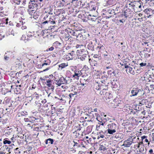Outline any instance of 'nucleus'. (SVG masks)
I'll use <instances>...</instances> for the list:
<instances>
[{"label":"nucleus","instance_id":"f257e3e1","mask_svg":"<svg viewBox=\"0 0 154 154\" xmlns=\"http://www.w3.org/2000/svg\"><path fill=\"white\" fill-rule=\"evenodd\" d=\"M131 92L130 93V97H132L137 96H141L144 94V92L143 89H139L138 88H134L130 89Z\"/></svg>","mask_w":154,"mask_h":154},{"label":"nucleus","instance_id":"f03ea898","mask_svg":"<svg viewBox=\"0 0 154 154\" xmlns=\"http://www.w3.org/2000/svg\"><path fill=\"white\" fill-rule=\"evenodd\" d=\"M88 51H86L84 50H78L76 51L77 56L78 57V59H80L81 60L83 61L85 60L87 57V55L86 53Z\"/></svg>","mask_w":154,"mask_h":154},{"label":"nucleus","instance_id":"7ed1b4c3","mask_svg":"<svg viewBox=\"0 0 154 154\" xmlns=\"http://www.w3.org/2000/svg\"><path fill=\"white\" fill-rule=\"evenodd\" d=\"M29 3V8L35 9H37L39 5L38 1H32V0L30 1Z\"/></svg>","mask_w":154,"mask_h":154},{"label":"nucleus","instance_id":"20e7f679","mask_svg":"<svg viewBox=\"0 0 154 154\" xmlns=\"http://www.w3.org/2000/svg\"><path fill=\"white\" fill-rule=\"evenodd\" d=\"M84 68H83L80 70H75L74 71V74L73 75V77L76 79H79V77L82 75L83 72L84 71Z\"/></svg>","mask_w":154,"mask_h":154},{"label":"nucleus","instance_id":"39448f33","mask_svg":"<svg viewBox=\"0 0 154 154\" xmlns=\"http://www.w3.org/2000/svg\"><path fill=\"white\" fill-rule=\"evenodd\" d=\"M55 18L51 19V18H50L48 20H46L42 23V25L43 26H46L47 25H50L51 24H54L56 23L55 21Z\"/></svg>","mask_w":154,"mask_h":154},{"label":"nucleus","instance_id":"423d86ee","mask_svg":"<svg viewBox=\"0 0 154 154\" xmlns=\"http://www.w3.org/2000/svg\"><path fill=\"white\" fill-rule=\"evenodd\" d=\"M58 77L57 75L54 76V79L56 82V84L58 86H60L62 84H63V80H64V77L62 76L57 79Z\"/></svg>","mask_w":154,"mask_h":154},{"label":"nucleus","instance_id":"0eeeda50","mask_svg":"<svg viewBox=\"0 0 154 154\" xmlns=\"http://www.w3.org/2000/svg\"><path fill=\"white\" fill-rule=\"evenodd\" d=\"M47 85L48 88V89L49 90H51L52 91H53L54 89V83L53 82V81L51 80H49L46 81Z\"/></svg>","mask_w":154,"mask_h":154},{"label":"nucleus","instance_id":"6e6552de","mask_svg":"<svg viewBox=\"0 0 154 154\" xmlns=\"http://www.w3.org/2000/svg\"><path fill=\"white\" fill-rule=\"evenodd\" d=\"M67 33L70 34L71 35L76 37L77 39L78 40V35L80 34L78 32L75 31L72 29H68L67 30Z\"/></svg>","mask_w":154,"mask_h":154},{"label":"nucleus","instance_id":"1a4fd4ad","mask_svg":"<svg viewBox=\"0 0 154 154\" xmlns=\"http://www.w3.org/2000/svg\"><path fill=\"white\" fill-rule=\"evenodd\" d=\"M88 35L89 34H88L86 32H83L80 33V34L78 35V40H83L85 39L87 37Z\"/></svg>","mask_w":154,"mask_h":154},{"label":"nucleus","instance_id":"9d476101","mask_svg":"<svg viewBox=\"0 0 154 154\" xmlns=\"http://www.w3.org/2000/svg\"><path fill=\"white\" fill-rule=\"evenodd\" d=\"M107 126L109 129L116 130L118 129L117 125L115 123H112V121H110V123L108 124Z\"/></svg>","mask_w":154,"mask_h":154},{"label":"nucleus","instance_id":"9b49d317","mask_svg":"<svg viewBox=\"0 0 154 154\" xmlns=\"http://www.w3.org/2000/svg\"><path fill=\"white\" fill-rule=\"evenodd\" d=\"M73 51H72L70 53H69L66 56V59L68 60H72L75 57V54H74Z\"/></svg>","mask_w":154,"mask_h":154},{"label":"nucleus","instance_id":"f8f14e48","mask_svg":"<svg viewBox=\"0 0 154 154\" xmlns=\"http://www.w3.org/2000/svg\"><path fill=\"white\" fill-rule=\"evenodd\" d=\"M106 143V142H103L101 143L100 145L99 150H100L101 152L104 151L107 149L106 144H105Z\"/></svg>","mask_w":154,"mask_h":154},{"label":"nucleus","instance_id":"ddd939ff","mask_svg":"<svg viewBox=\"0 0 154 154\" xmlns=\"http://www.w3.org/2000/svg\"><path fill=\"white\" fill-rule=\"evenodd\" d=\"M131 138H129L127 140L125 141L122 146H125V147H129L132 144V141H131Z\"/></svg>","mask_w":154,"mask_h":154},{"label":"nucleus","instance_id":"4468645a","mask_svg":"<svg viewBox=\"0 0 154 154\" xmlns=\"http://www.w3.org/2000/svg\"><path fill=\"white\" fill-rule=\"evenodd\" d=\"M36 10L35 9L29 8V9L28 10V12L30 15L33 16V17L35 18L34 17L36 16L37 14L35 12Z\"/></svg>","mask_w":154,"mask_h":154},{"label":"nucleus","instance_id":"2eb2a0df","mask_svg":"<svg viewBox=\"0 0 154 154\" xmlns=\"http://www.w3.org/2000/svg\"><path fill=\"white\" fill-rule=\"evenodd\" d=\"M139 153L138 154H145L146 152V149L143 146H140L139 148Z\"/></svg>","mask_w":154,"mask_h":154},{"label":"nucleus","instance_id":"dca6fc26","mask_svg":"<svg viewBox=\"0 0 154 154\" xmlns=\"http://www.w3.org/2000/svg\"><path fill=\"white\" fill-rule=\"evenodd\" d=\"M88 117H85V119H88V121H93L94 119L95 118V117L94 114L91 112L88 113Z\"/></svg>","mask_w":154,"mask_h":154},{"label":"nucleus","instance_id":"f3484780","mask_svg":"<svg viewBox=\"0 0 154 154\" xmlns=\"http://www.w3.org/2000/svg\"><path fill=\"white\" fill-rule=\"evenodd\" d=\"M84 126V124H78L75 127V131H80L82 128Z\"/></svg>","mask_w":154,"mask_h":154},{"label":"nucleus","instance_id":"a211bd4d","mask_svg":"<svg viewBox=\"0 0 154 154\" xmlns=\"http://www.w3.org/2000/svg\"><path fill=\"white\" fill-rule=\"evenodd\" d=\"M87 48L88 50L91 51H94V47L93 45L92 42H90L87 45Z\"/></svg>","mask_w":154,"mask_h":154},{"label":"nucleus","instance_id":"6ab92c4d","mask_svg":"<svg viewBox=\"0 0 154 154\" xmlns=\"http://www.w3.org/2000/svg\"><path fill=\"white\" fill-rule=\"evenodd\" d=\"M5 134L7 135H10L13 132V130L11 128H10L8 127L5 131Z\"/></svg>","mask_w":154,"mask_h":154},{"label":"nucleus","instance_id":"aec40b11","mask_svg":"<svg viewBox=\"0 0 154 154\" xmlns=\"http://www.w3.org/2000/svg\"><path fill=\"white\" fill-rule=\"evenodd\" d=\"M72 29L75 31L78 32L79 33H80L81 32V31L82 30V28L81 27L78 26H75V25Z\"/></svg>","mask_w":154,"mask_h":154},{"label":"nucleus","instance_id":"412c9836","mask_svg":"<svg viewBox=\"0 0 154 154\" xmlns=\"http://www.w3.org/2000/svg\"><path fill=\"white\" fill-rule=\"evenodd\" d=\"M89 20L92 21H95L97 19V17L96 16L94 15L91 16V15H89L88 17Z\"/></svg>","mask_w":154,"mask_h":154},{"label":"nucleus","instance_id":"4be33fe9","mask_svg":"<svg viewBox=\"0 0 154 154\" xmlns=\"http://www.w3.org/2000/svg\"><path fill=\"white\" fill-rule=\"evenodd\" d=\"M126 72L128 71V72L133 74L134 75L135 73V72L134 70H133V69L132 67H130L128 68V69L127 68L126 69Z\"/></svg>","mask_w":154,"mask_h":154},{"label":"nucleus","instance_id":"5701e85b","mask_svg":"<svg viewBox=\"0 0 154 154\" xmlns=\"http://www.w3.org/2000/svg\"><path fill=\"white\" fill-rule=\"evenodd\" d=\"M51 63L50 61L49 60H47L46 61H45V62L42 63V65H41V67H43L45 65H49Z\"/></svg>","mask_w":154,"mask_h":154},{"label":"nucleus","instance_id":"b1692460","mask_svg":"<svg viewBox=\"0 0 154 154\" xmlns=\"http://www.w3.org/2000/svg\"><path fill=\"white\" fill-rule=\"evenodd\" d=\"M53 44L54 46L57 48H59L61 46V44L58 41H56Z\"/></svg>","mask_w":154,"mask_h":154},{"label":"nucleus","instance_id":"393cba45","mask_svg":"<svg viewBox=\"0 0 154 154\" xmlns=\"http://www.w3.org/2000/svg\"><path fill=\"white\" fill-rule=\"evenodd\" d=\"M73 142L74 143V144L73 145V146L75 149L80 147L81 145H82V143L81 144L80 143L79 144L78 143L75 142V141H74Z\"/></svg>","mask_w":154,"mask_h":154},{"label":"nucleus","instance_id":"a878e982","mask_svg":"<svg viewBox=\"0 0 154 154\" xmlns=\"http://www.w3.org/2000/svg\"><path fill=\"white\" fill-rule=\"evenodd\" d=\"M107 130L108 134H113V133L116 132V130L108 128Z\"/></svg>","mask_w":154,"mask_h":154},{"label":"nucleus","instance_id":"bb28decb","mask_svg":"<svg viewBox=\"0 0 154 154\" xmlns=\"http://www.w3.org/2000/svg\"><path fill=\"white\" fill-rule=\"evenodd\" d=\"M7 138L4 139L3 140V143L4 144H10L11 143V141L8 140Z\"/></svg>","mask_w":154,"mask_h":154},{"label":"nucleus","instance_id":"cd10ccee","mask_svg":"<svg viewBox=\"0 0 154 154\" xmlns=\"http://www.w3.org/2000/svg\"><path fill=\"white\" fill-rule=\"evenodd\" d=\"M152 11V10L151 8H146L144 10V12L147 14H149L150 12Z\"/></svg>","mask_w":154,"mask_h":154},{"label":"nucleus","instance_id":"c85d7f7f","mask_svg":"<svg viewBox=\"0 0 154 154\" xmlns=\"http://www.w3.org/2000/svg\"><path fill=\"white\" fill-rule=\"evenodd\" d=\"M26 33L27 37L30 38L32 37L34 35L33 32H31L29 31H27L26 32Z\"/></svg>","mask_w":154,"mask_h":154},{"label":"nucleus","instance_id":"c756f323","mask_svg":"<svg viewBox=\"0 0 154 154\" xmlns=\"http://www.w3.org/2000/svg\"><path fill=\"white\" fill-rule=\"evenodd\" d=\"M68 65L67 63H61L59 65V67L61 68V69H62L65 67L67 66Z\"/></svg>","mask_w":154,"mask_h":154},{"label":"nucleus","instance_id":"7c9ffc66","mask_svg":"<svg viewBox=\"0 0 154 154\" xmlns=\"http://www.w3.org/2000/svg\"><path fill=\"white\" fill-rule=\"evenodd\" d=\"M21 40L24 41L25 42H26L27 41L29 40V39L28 38L26 39V37L25 35H23L21 38Z\"/></svg>","mask_w":154,"mask_h":154},{"label":"nucleus","instance_id":"2f4dec72","mask_svg":"<svg viewBox=\"0 0 154 154\" xmlns=\"http://www.w3.org/2000/svg\"><path fill=\"white\" fill-rule=\"evenodd\" d=\"M69 80V78L68 77H64V81H63V84H67L68 83V82Z\"/></svg>","mask_w":154,"mask_h":154},{"label":"nucleus","instance_id":"473e14b6","mask_svg":"<svg viewBox=\"0 0 154 154\" xmlns=\"http://www.w3.org/2000/svg\"><path fill=\"white\" fill-rule=\"evenodd\" d=\"M38 119H37L35 117H30V122H37V121H36V120Z\"/></svg>","mask_w":154,"mask_h":154},{"label":"nucleus","instance_id":"72a5a7b5","mask_svg":"<svg viewBox=\"0 0 154 154\" xmlns=\"http://www.w3.org/2000/svg\"><path fill=\"white\" fill-rule=\"evenodd\" d=\"M5 54H6L7 56H8L9 57H11L13 55V53L11 51H7L5 53Z\"/></svg>","mask_w":154,"mask_h":154},{"label":"nucleus","instance_id":"f704fd0d","mask_svg":"<svg viewBox=\"0 0 154 154\" xmlns=\"http://www.w3.org/2000/svg\"><path fill=\"white\" fill-rule=\"evenodd\" d=\"M129 138H131V141H132V143H136V142H137L135 140V139H136V137H129Z\"/></svg>","mask_w":154,"mask_h":154},{"label":"nucleus","instance_id":"c9c22d12","mask_svg":"<svg viewBox=\"0 0 154 154\" xmlns=\"http://www.w3.org/2000/svg\"><path fill=\"white\" fill-rule=\"evenodd\" d=\"M69 101H71L72 99H74L75 97V96L73 94L71 93L69 94Z\"/></svg>","mask_w":154,"mask_h":154},{"label":"nucleus","instance_id":"e433bc0d","mask_svg":"<svg viewBox=\"0 0 154 154\" xmlns=\"http://www.w3.org/2000/svg\"><path fill=\"white\" fill-rule=\"evenodd\" d=\"M146 100V99H143V100H142L141 101L139 102V105L140 106H141L142 105H143L144 104H145V103L146 102V101H145Z\"/></svg>","mask_w":154,"mask_h":154},{"label":"nucleus","instance_id":"4c0bfd02","mask_svg":"<svg viewBox=\"0 0 154 154\" xmlns=\"http://www.w3.org/2000/svg\"><path fill=\"white\" fill-rule=\"evenodd\" d=\"M48 28H47V30H51L52 29H54V28L55 27V25L52 26L50 25H48Z\"/></svg>","mask_w":154,"mask_h":154},{"label":"nucleus","instance_id":"58836bf2","mask_svg":"<svg viewBox=\"0 0 154 154\" xmlns=\"http://www.w3.org/2000/svg\"><path fill=\"white\" fill-rule=\"evenodd\" d=\"M103 55L104 57V59L105 60H110V56L108 55V54H104Z\"/></svg>","mask_w":154,"mask_h":154},{"label":"nucleus","instance_id":"ea45409f","mask_svg":"<svg viewBox=\"0 0 154 154\" xmlns=\"http://www.w3.org/2000/svg\"><path fill=\"white\" fill-rule=\"evenodd\" d=\"M14 152L15 154H20L21 152L20 151L19 148H17L14 150Z\"/></svg>","mask_w":154,"mask_h":154},{"label":"nucleus","instance_id":"a19ab883","mask_svg":"<svg viewBox=\"0 0 154 154\" xmlns=\"http://www.w3.org/2000/svg\"><path fill=\"white\" fill-rule=\"evenodd\" d=\"M92 129L91 126H88L87 128L86 131L88 133H90Z\"/></svg>","mask_w":154,"mask_h":154},{"label":"nucleus","instance_id":"79ce46f5","mask_svg":"<svg viewBox=\"0 0 154 154\" xmlns=\"http://www.w3.org/2000/svg\"><path fill=\"white\" fill-rule=\"evenodd\" d=\"M113 0H107V4L109 5H111L112 4Z\"/></svg>","mask_w":154,"mask_h":154},{"label":"nucleus","instance_id":"37998d69","mask_svg":"<svg viewBox=\"0 0 154 154\" xmlns=\"http://www.w3.org/2000/svg\"><path fill=\"white\" fill-rule=\"evenodd\" d=\"M49 144H53L54 142V140L53 139L51 138H49L48 139Z\"/></svg>","mask_w":154,"mask_h":154},{"label":"nucleus","instance_id":"c03bdc74","mask_svg":"<svg viewBox=\"0 0 154 154\" xmlns=\"http://www.w3.org/2000/svg\"><path fill=\"white\" fill-rule=\"evenodd\" d=\"M124 64H122V66H123V65H124L125 67V68H126V69L128 68H128L129 67L128 66L126 62L125 61V62H124Z\"/></svg>","mask_w":154,"mask_h":154},{"label":"nucleus","instance_id":"a18cd8bd","mask_svg":"<svg viewBox=\"0 0 154 154\" xmlns=\"http://www.w3.org/2000/svg\"><path fill=\"white\" fill-rule=\"evenodd\" d=\"M66 41H68V42H73V41L72 38L71 36L69 37V38H68V39H66Z\"/></svg>","mask_w":154,"mask_h":154},{"label":"nucleus","instance_id":"49530a36","mask_svg":"<svg viewBox=\"0 0 154 154\" xmlns=\"http://www.w3.org/2000/svg\"><path fill=\"white\" fill-rule=\"evenodd\" d=\"M27 112H21L20 113H19V114L20 115H21V116H25V115H27ZM19 116H20V115H19Z\"/></svg>","mask_w":154,"mask_h":154},{"label":"nucleus","instance_id":"de8ad7c7","mask_svg":"<svg viewBox=\"0 0 154 154\" xmlns=\"http://www.w3.org/2000/svg\"><path fill=\"white\" fill-rule=\"evenodd\" d=\"M104 137V135H103V134H100L98 136L97 138L98 139H100V138H103Z\"/></svg>","mask_w":154,"mask_h":154},{"label":"nucleus","instance_id":"09e8293b","mask_svg":"<svg viewBox=\"0 0 154 154\" xmlns=\"http://www.w3.org/2000/svg\"><path fill=\"white\" fill-rule=\"evenodd\" d=\"M100 127H101V125L98 124L97 125L96 129L97 131L99 130L100 129Z\"/></svg>","mask_w":154,"mask_h":154},{"label":"nucleus","instance_id":"8fccbe9b","mask_svg":"<svg viewBox=\"0 0 154 154\" xmlns=\"http://www.w3.org/2000/svg\"><path fill=\"white\" fill-rule=\"evenodd\" d=\"M46 33V31L45 30H42L41 32L40 35L43 36L44 35L45 33Z\"/></svg>","mask_w":154,"mask_h":154},{"label":"nucleus","instance_id":"3c124183","mask_svg":"<svg viewBox=\"0 0 154 154\" xmlns=\"http://www.w3.org/2000/svg\"><path fill=\"white\" fill-rule=\"evenodd\" d=\"M114 12H115L114 10H111L110 11L108 10V11L107 12V13H108L107 14H114Z\"/></svg>","mask_w":154,"mask_h":154},{"label":"nucleus","instance_id":"603ef678","mask_svg":"<svg viewBox=\"0 0 154 154\" xmlns=\"http://www.w3.org/2000/svg\"><path fill=\"white\" fill-rule=\"evenodd\" d=\"M54 49V48L53 46L51 47L50 48H48L45 51H52Z\"/></svg>","mask_w":154,"mask_h":154},{"label":"nucleus","instance_id":"864d4df0","mask_svg":"<svg viewBox=\"0 0 154 154\" xmlns=\"http://www.w3.org/2000/svg\"><path fill=\"white\" fill-rule=\"evenodd\" d=\"M8 87L9 88H11V89H12L15 88V85H8Z\"/></svg>","mask_w":154,"mask_h":154},{"label":"nucleus","instance_id":"5fc2aeb1","mask_svg":"<svg viewBox=\"0 0 154 154\" xmlns=\"http://www.w3.org/2000/svg\"><path fill=\"white\" fill-rule=\"evenodd\" d=\"M4 58L5 60H8L9 59V57L5 54L4 56Z\"/></svg>","mask_w":154,"mask_h":154},{"label":"nucleus","instance_id":"6e6d98bb","mask_svg":"<svg viewBox=\"0 0 154 154\" xmlns=\"http://www.w3.org/2000/svg\"><path fill=\"white\" fill-rule=\"evenodd\" d=\"M148 154H154L152 149H150L149 150Z\"/></svg>","mask_w":154,"mask_h":154},{"label":"nucleus","instance_id":"4d7b16f0","mask_svg":"<svg viewBox=\"0 0 154 154\" xmlns=\"http://www.w3.org/2000/svg\"><path fill=\"white\" fill-rule=\"evenodd\" d=\"M140 66L142 67V66H146V63H140Z\"/></svg>","mask_w":154,"mask_h":154},{"label":"nucleus","instance_id":"13d9d810","mask_svg":"<svg viewBox=\"0 0 154 154\" xmlns=\"http://www.w3.org/2000/svg\"><path fill=\"white\" fill-rule=\"evenodd\" d=\"M102 79H103L104 78H105L106 79L108 77V76L106 75L103 74L102 75Z\"/></svg>","mask_w":154,"mask_h":154},{"label":"nucleus","instance_id":"bf43d9fd","mask_svg":"<svg viewBox=\"0 0 154 154\" xmlns=\"http://www.w3.org/2000/svg\"><path fill=\"white\" fill-rule=\"evenodd\" d=\"M69 34H70L68 33V35H66L65 37L66 40V39H68V38H69V37H71L70 36Z\"/></svg>","mask_w":154,"mask_h":154},{"label":"nucleus","instance_id":"052dcab7","mask_svg":"<svg viewBox=\"0 0 154 154\" xmlns=\"http://www.w3.org/2000/svg\"><path fill=\"white\" fill-rule=\"evenodd\" d=\"M11 142H13V143L16 140V138L15 137H13L11 139Z\"/></svg>","mask_w":154,"mask_h":154},{"label":"nucleus","instance_id":"680f3d73","mask_svg":"<svg viewBox=\"0 0 154 154\" xmlns=\"http://www.w3.org/2000/svg\"><path fill=\"white\" fill-rule=\"evenodd\" d=\"M24 121L26 122H30V119H29L28 118H25L24 119Z\"/></svg>","mask_w":154,"mask_h":154},{"label":"nucleus","instance_id":"e2e57ef3","mask_svg":"<svg viewBox=\"0 0 154 154\" xmlns=\"http://www.w3.org/2000/svg\"><path fill=\"white\" fill-rule=\"evenodd\" d=\"M147 137L146 136H143L141 137L142 140L143 141V140L145 139L146 138H147Z\"/></svg>","mask_w":154,"mask_h":154},{"label":"nucleus","instance_id":"0e129e2a","mask_svg":"<svg viewBox=\"0 0 154 154\" xmlns=\"http://www.w3.org/2000/svg\"><path fill=\"white\" fill-rule=\"evenodd\" d=\"M144 56L146 58H148L150 56V54L147 53L144 54Z\"/></svg>","mask_w":154,"mask_h":154},{"label":"nucleus","instance_id":"69168bd1","mask_svg":"<svg viewBox=\"0 0 154 154\" xmlns=\"http://www.w3.org/2000/svg\"><path fill=\"white\" fill-rule=\"evenodd\" d=\"M35 103L36 105H38V107H40L41 106V104L40 103L37 102H35Z\"/></svg>","mask_w":154,"mask_h":154},{"label":"nucleus","instance_id":"338daca9","mask_svg":"<svg viewBox=\"0 0 154 154\" xmlns=\"http://www.w3.org/2000/svg\"><path fill=\"white\" fill-rule=\"evenodd\" d=\"M94 57V58H99V55H97V54H94V56H93Z\"/></svg>","mask_w":154,"mask_h":154},{"label":"nucleus","instance_id":"774afa93","mask_svg":"<svg viewBox=\"0 0 154 154\" xmlns=\"http://www.w3.org/2000/svg\"><path fill=\"white\" fill-rule=\"evenodd\" d=\"M150 88H152L153 89H154V85L153 84L150 85Z\"/></svg>","mask_w":154,"mask_h":154}]
</instances>
